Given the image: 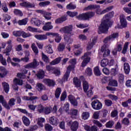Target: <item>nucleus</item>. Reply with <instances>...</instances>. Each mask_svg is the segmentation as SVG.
<instances>
[{
  "mask_svg": "<svg viewBox=\"0 0 131 131\" xmlns=\"http://www.w3.org/2000/svg\"><path fill=\"white\" fill-rule=\"evenodd\" d=\"M114 16V12L112 11L109 13L105 14L102 19V21L99 27V33H107L109 29V24L110 21L109 19Z\"/></svg>",
  "mask_w": 131,
  "mask_h": 131,
  "instance_id": "obj_1",
  "label": "nucleus"
},
{
  "mask_svg": "<svg viewBox=\"0 0 131 131\" xmlns=\"http://www.w3.org/2000/svg\"><path fill=\"white\" fill-rule=\"evenodd\" d=\"M69 62L72 64L71 66H69L67 68V71L65 73L63 78L64 81H67L68 78L69 77V75L70 74V70L74 69V66L76 64V59L73 58L70 60Z\"/></svg>",
  "mask_w": 131,
  "mask_h": 131,
  "instance_id": "obj_2",
  "label": "nucleus"
},
{
  "mask_svg": "<svg viewBox=\"0 0 131 131\" xmlns=\"http://www.w3.org/2000/svg\"><path fill=\"white\" fill-rule=\"evenodd\" d=\"M95 16V13L93 12H87L80 14L77 17L78 20H89Z\"/></svg>",
  "mask_w": 131,
  "mask_h": 131,
  "instance_id": "obj_3",
  "label": "nucleus"
},
{
  "mask_svg": "<svg viewBox=\"0 0 131 131\" xmlns=\"http://www.w3.org/2000/svg\"><path fill=\"white\" fill-rule=\"evenodd\" d=\"M91 52H88L84 53V56L82 57L83 61L81 63L82 67H85L86 66L88 63L91 61Z\"/></svg>",
  "mask_w": 131,
  "mask_h": 131,
  "instance_id": "obj_4",
  "label": "nucleus"
},
{
  "mask_svg": "<svg viewBox=\"0 0 131 131\" xmlns=\"http://www.w3.org/2000/svg\"><path fill=\"white\" fill-rule=\"evenodd\" d=\"M67 125L71 126V129L72 131H76L78 128V122L75 121L72 122L71 120H67Z\"/></svg>",
  "mask_w": 131,
  "mask_h": 131,
  "instance_id": "obj_5",
  "label": "nucleus"
},
{
  "mask_svg": "<svg viewBox=\"0 0 131 131\" xmlns=\"http://www.w3.org/2000/svg\"><path fill=\"white\" fill-rule=\"evenodd\" d=\"M36 12L42 15L46 20H49L52 19V13L51 12H48L42 10H37Z\"/></svg>",
  "mask_w": 131,
  "mask_h": 131,
  "instance_id": "obj_6",
  "label": "nucleus"
},
{
  "mask_svg": "<svg viewBox=\"0 0 131 131\" xmlns=\"http://www.w3.org/2000/svg\"><path fill=\"white\" fill-rule=\"evenodd\" d=\"M91 105L94 110H101L103 107L102 102H100L99 100H95L91 103Z\"/></svg>",
  "mask_w": 131,
  "mask_h": 131,
  "instance_id": "obj_7",
  "label": "nucleus"
},
{
  "mask_svg": "<svg viewBox=\"0 0 131 131\" xmlns=\"http://www.w3.org/2000/svg\"><path fill=\"white\" fill-rule=\"evenodd\" d=\"M120 20L121 25H118L117 26L115 27V28H123L127 25V22H126V19H125V16L122 14L120 16Z\"/></svg>",
  "mask_w": 131,
  "mask_h": 131,
  "instance_id": "obj_8",
  "label": "nucleus"
},
{
  "mask_svg": "<svg viewBox=\"0 0 131 131\" xmlns=\"http://www.w3.org/2000/svg\"><path fill=\"white\" fill-rule=\"evenodd\" d=\"M118 36H119V34H118V33H113L110 36L106 37L103 41L104 43H107V42L110 41V40L113 41V40L116 38H117Z\"/></svg>",
  "mask_w": 131,
  "mask_h": 131,
  "instance_id": "obj_9",
  "label": "nucleus"
},
{
  "mask_svg": "<svg viewBox=\"0 0 131 131\" xmlns=\"http://www.w3.org/2000/svg\"><path fill=\"white\" fill-rule=\"evenodd\" d=\"M38 65H39L38 62L36 61V59H34L32 62L29 63L27 65H25L24 66V68L26 69H31L32 68H36V67H37Z\"/></svg>",
  "mask_w": 131,
  "mask_h": 131,
  "instance_id": "obj_10",
  "label": "nucleus"
},
{
  "mask_svg": "<svg viewBox=\"0 0 131 131\" xmlns=\"http://www.w3.org/2000/svg\"><path fill=\"white\" fill-rule=\"evenodd\" d=\"M47 35L48 36H55V42L59 43L62 40V37L58 33L48 32L47 33Z\"/></svg>",
  "mask_w": 131,
  "mask_h": 131,
  "instance_id": "obj_11",
  "label": "nucleus"
},
{
  "mask_svg": "<svg viewBox=\"0 0 131 131\" xmlns=\"http://www.w3.org/2000/svg\"><path fill=\"white\" fill-rule=\"evenodd\" d=\"M73 29V27H72V25H70V26H66L63 28H62L59 30V31L61 33H68V34H71V32H72Z\"/></svg>",
  "mask_w": 131,
  "mask_h": 131,
  "instance_id": "obj_12",
  "label": "nucleus"
},
{
  "mask_svg": "<svg viewBox=\"0 0 131 131\" xmlns=\"http://www.w3.org/2000/svg\"><path fill=\"white\" fill-rule=\"evenodd\" d=\"M73 83L75 85V88H77L79 91H82V88H81V81L78 78L75 77L73 79Z\"/></svg>",
  "mask_w": 131,
  "mask_h": 131,
  "instance_id": "obj_13",
  "label": "nucleus"
},
{
  "mask_svg": "<svg viewBox=\"0 0 131 131\" xmlns=\"http://www.w3.org/2000/svg\"><path fill=\"white\" fill-rule=\"evenodd\" d=\"M43 83H45V84L48 85V86L52 88L55 86V85H56L55 81L50 79H45L43 80Z\"/></svg>",
  "mask_w": 131,
  "mask_h": 131,
  "instance_id": "obj_14",
  "label": "nucleus"
},
{
  "mask_svg": "<svg viewBox=\"0 0 131 131\" xmlns=\"http://www.w3.org/2000/svg\"><path fill=\"white\" fill-rule=\"evenodd\" d=\"M0 104H2L3 107H5L7 110H10V105L7 103V101L5 100V98L3 95L0 96Z\"/></svg>",
  "mask_w": 131,
  "mask_h": 131,
  "instance_id": "obj_15",
  "label": "nucleus"
},
{
  "mask_svg": "<svg viewBox=\"0 0 131 131\" xmlns=\"http://www.w3.org/2000/svg\"><path fill=\"white\" fill-rule=\"evenodd\" d=\"M69 101H70L71 104L74 106L75 107H77L78 105V102H77V100L75 99V97L72 95H69L68 96Z\"/></svg>",
  "mask_w": 131,
  "mask_h": 131,
  "instance_id": "obj_16",
  "label": "nucleus"
},
{
  "mask_svg": "<svg viewBox=\"0 0 131 131\" xmlns=\"http://www.w3.org/2000/svg\"><path fill=\"white\" fill-rule=\"evenodd\" d=\"M101 52L103 57H108L110 55L111 51L105 46L101 47Z\"/></svg>",
  "mask_w": 131,
  "mask_h": 131,
  "instance_id": "obj_17",
  "label": "nucleus"
},
{
  "mask_svg": "<svg viewBox=\"0 0 131 131\" xmlns=\"http://www.w3.org/2000/svg\"><path fill=\"white\" fill-rule=\"evenodd\" d=\"M97 42V37H94L91 39V42L88 45L87 50L88 51H90V50H92L93 49V47L95 46V43Z\"/></svg>",
  "mask_w": 131,
  "mask_h": 131,
  "instance_id": "obj_18",
  "label": "nucleus"
},
{
  "mask_svg": "<svg viewBox=\"0 0 131 131\" xmlns=\"http://www.w3.org/2000/svg\"><path fill=\"white\" fill-rule=\"evenodd\" d=\"M43 30L45 31H49L51 29H53V25H52V22L48 21L46 23L45 26L42 27Z\"/></svg>",
  "mask_w": 131,
  "mask_h": 131,
  "instance_id": "obj_19",
  "label": "nucleus"
},
{
  "mask_svg": "<svg viewBox=\"0 0 131 131\" xmlns=\"http://www.w3.org/2000/svg\"><path fill=\"white\" fill-rule=\"evenodd\" d=\"M49 122L52 125H57L59 123V120L55 117H51L49 119Z\"/></svg>",
  "mask_w": 131,
  "mask_h": 131,
  "instance_id": "obj_20",
  "label": "nucleus"
},
{
  "mask_svg": "<svg viewBox=\"0 0 131 131\" xmlns=\"http://www.w3.org/2000/svg\"><path fill=\"white\" fill-rule=\"evenodd\" d=\"M37 99H38V97H37V96H24V97H23V100H25L26 101H33V104L35 102V101L34 102V101L37 100Z\"/></svg>",
  "mask_w": 131,
  "mask_h": 131,
  "instance_id": "obj_21",
  "label": "nucleus"
},
{
  "mask_svg": "<svg viewBox=\"0 0 131 131\" xmlns=\"http://www.w3.org/2000/svg\"><path fill=\"white\" fill-rule=\"evenodd\" d=\"M66 49V43L64 42L60 43L57 47L58 52H62Z\"/></svg>",
  "mask_w": 131,
  "mask_h": 131,
  "instance_id": "obj_22",
  "label": "nucleus"
},
{
  "mask_svg": "<svg viewBox=\"0 0 131 131\" xmlns=\"http://www.w3.org/2000/svg\"><path fill=\"white\" fill-rule=\"evenodd\" d=\"M31 23H32V24H34L35 26H40L41 21L37 18H33L31 20Z\"/></svg>",
  "mask_w": 131,
  "mask_h": 131,
  "instance_id": "obj_23",
  "label": "nucleus"
},
{
  "mask_svg": "<svg viewBox=\"0 0 131 131\" xmlns=\"http://www.w3.org/2000/svg\"><path fill=\"white\" fill-rule=\"evenodd\" d=\"M47 33L46 35L43 34H39V35H35L34 36L36 39H38V40H45V39H48V36H47Z\"/></svg>",
  "mask_w": 131,
  "mask_h": 131,
  "instance_id": "obj_24",
  "label": "nucleus"
},
{
  "mask_svg": "<svg viewBox=\"0 0 131 131\" xmlns=\"http://www.w3.org/2000/svg\"><path fill=\"white\" fill-rule=\"evenodd\" d=\"M124 70L125 74H129L130 71V67L129 66V64L127 62H125L124 63Z\"/></svg>",
  "mask_w": 131,
  "mask_h": 131,
  "instance_id": "obj_25",
  "label": "nucleus"
},
{
  "mask_svg": "<svg viewBox=\"0 0 131 131\" xmlns=\"http://www.w3.org/2000/svg\"><path fill=\"white\" fill-rule=\"evenodd\" d=\"M64 39L68 45H71L73 42V39L71 38L70 36H68V35H64Z\"/></svg>",
  "mask_w": 131,
  "mask_h": 131,
  "instance_id": "obj_26",
  "label": "nucleus"
},
{
  "mask_svg": "<svg viewBox=\"0 0 131 131\" xmlns=\"http://www.w3.org/2000/svg\"><path fill=\"white\" fill-rule=\"evenodd\" d=\"M36 89L38 92H41V91L46 89V86L41 83H37L36 85Z\"/></svg>",
  "mask_w": 131,
  "mask_h": 131,
  "instance_id": "obj_27",
  "label": "nucleus"
},
{
  "mask_svg": "<svg viewBox=\"0 0 131 131\" xmlns=\"http://www.w3.org/2000/svg\"><path fill=\"white\" fill-rule=\"evenodd\" d=\"M12 49H13L12 45H8L6 49L3 51V53L4 54H6V56H9V53H10Z\"/></svg>",
  "mask_w": 131,
  "mask_h": 131,
  "instance_id": "obj_28",
  "label": "nucleus"
},
{
  "mask_svg": "<svg viewBox=\"0 0 131 131\" xmlns=\"http://www.w3.org/2000/svg\"><path fill=\"white\" fill-rule=\"evenodd\" d=\"M45 121H46V119L44 118H38L37 119V124L40 127H43V124H42V123H43Z\"/></svg>",
  "mask_w": 131,
  "mask_h": 131,
  "instance_id": "obj_29",
  "label": "nucleus"
},
{
  "mask_svg": "<svg viewBox=\"0 0 131 131\" xmlns=\"http://www.w3.org/2000/svg\"><path fill=\"white\" fill-rule=\"evenodd\" d=\"M22 120L23 121L24 124H25L26 126H29V125H30V121L29 120V119H28V118L24 116L22 118Z\"/></svg>",
  "mask_w": 131,
  "mask_h": 131,
  "instance_id": "obj_30",
  "label": "nucleus"
},
{
  "mask_svg": "<svg viewBox=\"0 0 131 131\" xmlns=\"http://www.w3.org/2000/svg\"><path fill=\"white\" fill-rule=\"evenodd\" d=\"M3 86L4 88V90L7 94L9 93V91H10V86L8 83L5 82L2 83Z\"/></svg>",
  "mask_w": 131,
  "mask_h": 131,
  "instance_id": "obj_31",
  "label": "nucleus"
},
{
  "mask_svg": "<svg viewBox=\"0 0 131 131\" xmlns=\"http://www.w3.org/2000/svg\"><path fill=\"white\" fill-rule=\"evenodd\" d=\"M67 20V17L66 16H62L60 18H58L55 20V23L56 24H60L61 23H63L64 21H66Z\"/></svg>",
  "mask_w": 131,
  "mask_h": 131,
  "instance_id": "obj_32",
  "label": "nucleus"
},
{
  "mask_svg": "<svg viewBox=\"0 0 131 131\" xmlns=\"http://www.w3.org/2000/svg\"><path fill=\"white\" fill-rule=\"evenodd\" d=\"M81 117L83 120H86L90 118V113L88 112H84L82 113Z\"/></svg>",
  "mask_w": 131,
  "mask_h": 131,
  "instance_id": "obj_33",
  "label": "nucleus"
},
{
  "mask_svg": "<svg viewBox=\"0 0 131 131\" xmlns=\"http://www.w3.org/2000/svg\"><path fill=\"white\" fill-rule=\"evenodd\" d=\"M46 52L47 54H53V53H54V50H53L52 45H49L46 47Z\"/></svg>",
  "mask_w": 131,
  "mask_h": 131,
  "instance_id": "obj_34",
  "label": "nucleus"
},
{
  "mask_svg": "<svg viewBox=\"0 0 131 131\" xmlns=\"http://www.w3.org/2000/svg\"><path fill=\"white\" fill-rule=\"evenodd\" d=\"M27 22H28V18H26L21 20H19L17 23L18 25L21 26L22 25H26V24H27Z\"/></svg>",
  "mask_w": 131,
  "mask_h": 131,
  "instance_id": "obj_35",
  "label": "nucleus"
},
{
  "mask_svg": "<svg viewBox=\"0 0 131 131\" xmlns=\"http://www.w3.org/2000/svg\"><path fill=\"white\" fill-rule=\"evenodd\" d=\"M61 60H62V58L59 57L51 62L50 65H57V64H59L61 62Z\"/></svg>",
  "mask_w": 131,
  "mask_h": 131,
  "instance_id": "obj_36",
  "label": "nucleus"
},
{
  "mask_svg": "<svg viewBox=\"0 0 131 131\" xmlns=\"http://www.w3.org/2000/svg\"><path fill=\"white\" fill-rule=\"evenodd\" d=\"M89 86H90L89 85V83L88 82V81L84 80L83 81V89L85 93H86V92H88Z\"/></svg>",
  "mask_w": 131,
  "mask_h": 131,
  "instance_id": "obj_37",
  "label": "nucleus"
},
{
  "mask_svg": "<svg viewBox=\"0 0 131 131\" xmlns=\"http://www.w3.org/2000/svg\"><path fill=\"white\" fill-rule=\"evenodd\" d=\"M28 71L27 70H24L22 71V73H18L17 74V77H19V78H25V74L27 73Z\"/></svg>",
  "mask_w": 131,
  "mask_h": 131,
  "instance_id": "obj_38",
  "label": "nucleus"
},
{
  "mask_svg": "<svg viewBox=\"0 0 131 131\" xmlns=\"http://www.w3.org/2000/svg\"><path fill=\"white\" fill-rule=\"evenodd\" d=\"M61 88H58L56 89L55 91V98H56V99H59V98H60V95H61Z\"/></svg>",
  "mask_w": 131,
  "mask_h": 131,
  "instance_id": "obj_39",
  "label": "nucleus"
},
{
  "mask_svg": "<svg viewBox=\"0 0 131 131\" xmlns=\"http://www.w3.org/2000/svg\"><path fill=\"white\" fill-rule=\"evenodd\" d=\"M0 62L4 66H7V60L4 58V56H3L2 54H0Z\"/></svg>",
  "mask_w": 131,
  "mask_h": 131,
  "instance_id": "obj_40",
  "label": "nucleus"
},
{
  "mask_svg": "<svg viewBox=\"0 0 131 131\" xmlns=\"http://www.w3.org/2000/svg\"><path fill=\"white\" fill-rule=\"evenodd\" d=\"M94 74L96 75V76H100V75H101V71L99 69V67H96L94 68Z\"/></svg>",
  "mask_w": 131,
  "mask_h": 131,
  "instance_id": "obj_41",
  "label": "nucleus"
},
{
  "mask_svg": "<svg viewBox=\"0 0 131 131\" xmlns=\"http://www.w3.org/2000/svg\"><path fill=\"white\" fill-rule=\"evenodd\" d=\"M36 76L38 77V78H43L45 76V72L40 70L36 74Z\"/></svg>",
  "mask_w": 131,
  "mask_h": 131,
  "instance_id": "obj_42",
  "label": "nucleus"
},
{
  "mask_svg": "<svg viewBox=\"0 0 131 131\" xmlns=\"http://www.w3.org/2000/svg\"><path fill=\"white\" fill-rule=\"evenodd\" d=\"M13 13L15 15L20 16V17H22V16H23V13H22V11L19 9H14Z\"/></svg>",
  "mask_w": 131,
  "mask_h": 131,
  "instance_id": "obj_43",
  "label": "nucleus"
},
{
  "mask_svg": "<svg viewBox=\"0 0 131 131\" xmlns=\"http://www.w3.org/2000/svg\"><path fill=\"white\" fill-rule=\"evenodd\" d=\"M67 9L68 10H75V9H76V5L70 3L67 6Z\"/></svg>",
  "mask_w": 131,
  "mask_h": 131,
  "instance_id": "obj_44",
  "label": "nucleus"
},
{
  "mask_svg": "<svg viewBox=\"0 0 131 131\" xmlns=\"http://www.w3.org/2000/svg\"><path fill=\"white\" fill-rule=\"evenodd\" d=\"M13 82L15 84H18V85L23 84V81L21 79L15 78L14 79Z\"/></svg>",
  "mask_w": 131,
  "mask_h": 131,
  "instance_id": "obj_45",
  "label": "nucleus"
},
{
  "mask_svg": "<svg viewBox=\"0 0 131 131\" xmlns=\"http://www.w3.org/2000/svg\"><path fill=\"white\" fill-rule=\"evenodd\" d=\"M85 74L88 76H92L93 74V71L90 68H88L85 70Z\"/></svg>",
  "mask_w": 131,
  "mask_h": 131,
  "instance_id": "obj_46",
  "label": "nucleus"
},
{
  "mask_svg": "<svg viewBox=\"0 0 131 131\" xmlns=\"http://www.w3.org/2000/svg\"><path fill=\"white\" fill-rule=\"evenodd\" d=\"M100 65L101 67H106L108 65V59H103L101 60Z\"/></svg>",
  "mask_w": 131,
  "mask_h": 131,
  "instance_id": "obj_47",
  "label": "nucleus"
},
{
  "mask_svg": "<svg viewBox=\"0 0 131 131\" xmlns=\"http://www.w3.org/2000/svg\"><path fill=\"white\" fill-rule=\"evenodd\" d=\"M37 110L38 112H39V113H43V112L45 110V108L43 107V106H42V105L39 104L37 106Z\"/></svg>",
  "mask_w": 131,
  "mask_h": 131,
  "instance_id": "obj_48",
  "label": "nucleus"
},
{
  "mask_svg": "<svg viewBox=\"0 0 131 131\" xmlns=\"http://www.w3.org/2000/svg\"><path fill=\"white\" fill-rule=\"evenodd\" d=\"M31 48L34 53H35L36 55H37V54H38V49H37L36 46H35V43H33L32 44Z\"/></svg>",
  "mask_w": 131,
  "mask_h": 131,
  "instance_id": "obj_49",
  "label": "nucleus"
},
{
  "mask_svg": "<svg viewBox=\"0 0 131 131\" xmlns=\"http://www.w3.org/2000/svg\"><path fill=\"white\" fill-rule=\"evenodd\" d=\"M42 59L43 61L46 62V63H49V62H50L49 57L47 56V55L43 53H42Z\"/></svg>",
  "mask_w": 131,
  "mask_h": 131,
  "instance_id": "obj_50",
  "label": "nucleus"
},
{
  "mask_svg": "<svg viewBox=\"0 0 131 131\" xmlns=\"http://www.w3.org/2000/svg\"><path fill=\"white\" fill-rule=\"evenodd\" d=\"M123 45V43L122 42H119L117 44V50L118 52H120L121 50H122V46Z\"/></svg>",
  "mask_w": 131,
  "mask_h": 131,
  "instance_id": "obj_51",
  "label": "nucleus"
},
{
  "mask_svg": "<svg viewBox=\"0 0 131 131\" xmlns=\"http://www.w3.org/2000/svg\"><path fill=\"white\" fill-rule=\"evenodd\" d=\"M114 125V122L113 121H110L106 123L105 126L108 128H111Z\"/></svg>",
  "mask_w": 131,
  "mask_h": 131,
  "instance_id": "obj_52",
  "label": "nucleus"
},
{
  "mask_svg": "<svg viewBox=\"0 0 131 131\" xmlns=\"http://www.w3.org/2000/svg\"><path fill=\"white\" fill-rule=\"evenodd\" d=\"M51 111H52V107H46L44 108V113H45L46 115L50 114L51 113Z\"/></svg>",
  "mask_w": 131,
  "mask_h": 131,
  "instance_id": "obj_53",
  "label": "nucleus"
},
{
  "mask_svg": "<svg viewBox=\"0 0 131 131\" xmlns=\"http://www.w3.org/2000/svg\"><path fill=\"white\" fill-rule=\"evenodd\" d=\"M22 33V31H14L12 33V34L14 36H16V37L18 36H21Z\"/></svg>",
  "mask_w": 131,
  "mask_h": 131,
  "instance_id": "obj_54",
  "label": "nucleus"
},
{
  "mask_svg": "<svg viewBox=\"0 0 131 131\" xmlns=\"http://www.w3.org/2000/svg\"><path fill=\"white\" fill-rule=\"evenodd\" d=\"M127 48H128V42H127L124 45V47L123 48V50L122 51V54H126V52H127Z\"/></svg>",
  "mask_w": 131,
  "mask_h": 131,
  "instance_id": "obj_55",
  "label": "nucleus"
},
{
  "mask_svg": "<svg viewBox=\"0 0 131 131\" xmlns=\"http://www.w3.org/2000/svg\"><path fill=\"white\" fill-rule=\"evenodd\" d=\"M16 101V100L14 98H11L9 100L8 102V105L11 107L12 106H14L15 105V102Z\"/></svg>",
  "mask_w": 131,
  "mask_h": 131,
  "instance_id": "obj_56",
  "label": "nucleus"
},
{
  "mask_svg": "<svg viewBox=\"0 0 131 131\" xmlns=\"http://www.w3.org/2000/svg\"><path fill=\"white\" fill-rule=\"evenodd\" d=\"M67 14L70 17H71L72 18H73V17H75V16H77V15L78 14V13H77V12H72L71 11H68L67 12Z\"/></svg>",
  "mask_w": 131,
  "mask_h": 131,
  "instance_id": "obj_57",
  "label": "nucleus"
},
{
  "mask_svg": "<svg viewBox=\"0 0 131 131\" xmlns=\"http://www.w3.org/2000/svg\"><path fill=\"white\" fill-rule=\"evenodd\" d=\"M21 36L24 38H26L27 37H30V36H31V34L26 33L24 31H21Z\"/></svg>",
  "mask_w": 131,
  "mask_h": 131,
  "instance_id": "obj_58",
  "label": "nucleus"
},
{
  "mask_svg": "<svg viewBox=\"0 0 131 131\" xmlns=\"http://www.w3.org/2000/svg\"><path fill=\"white\" fill-rule=\"evenodd\" d=\"M110 84L112 86H117L118 83H117V81L115 80H112L110 81Z\"/></svg>",
  "mask_w": 131,
  "mask_h": 131,
  "instance_id": "obj_59",
  "label": "nucleus"
},
{
  "mask_svg": "<svg viewBox=\"0 0 131 131\" xmlns=\"http://www.w3.org/2000/svg\"><path fill=\"white\" fill-rule=\"evenodd\" d=\"M123 11L125 13L127 14H131V8L128 7H124L123 8Z\"/></svg>",
  "mask_w": 131,
  "mask_h": 131,
  "instance_id": "obj_60",
  "label": "nucleus"
},
{
  "mask_svg": "<svg viewBox=\"0 0 131 131\" xmlns=\"http://www.w3.org/2000/svg\"><path fill=\"white\" fill-rule=\"evenodd\" d=\"M67 97V95L66 94V92H63L61 94L60 97V101H65V99Z\"/></svg>",
  "mask_w": 131,
  "mask_h": 131,
  "instance_id": "obj_61",
  "label": "nucleus"
},
{
  "mask_svg": "<svg viewBox=\"0 0 131 131\" xmlns=\"http://www.w3.org/2000/svg\"><path fill=\"white\" fill-rule=\"evenodd\" d=\"M70 106V104H69V103L66 102V103H64L63 109L64 110H65V111H66V112H67V111H69Z\"/></svg>",
  "mask_w": 131,
  "mask_h": 131,
  "instance_id": "obj_62",
  "label": "nucleus"
},
{
  "mask_svg": "<svg viewBox=\"0 0 131 131\" xmlns=\"http://www.w3.org/2000/svg\"><path fill=\"white\" fill-rule=\"evenodd\" d=\"M45 129L47 131H51L53 129V127L49 124H46L45 125Z\"/></svg>",
  "mask_w": 131,
  "mask_h": 131,
  "instance_id": "obj_63",
  "label": "nucleus"
},
{
  "mask_svg": "<svg viewBox=\"0 0 131 131\" xmlns=\"http://www.w3.org/2000/svg\"><path fill=\"white\" fill-rule=\"evenodd\" d=\"M3 17L5 21H9V20H11V16L8 14H5L3 15Z\"/></svg>",
  "mask_w": 131,
  "mask_h": 131,
  "instance_id": "obj_64",
  "label": "nucleus"
}]
</instances>
